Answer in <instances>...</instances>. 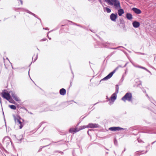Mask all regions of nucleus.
<instances>
[{
  "label": "nucleus",
  "instance_id": "obj_1",
  "mask_svg": "<svg viewBox=\"0 0 156 156\" xmlns=\"http://www.w3.org/2000/svg\"><path fill=\"white\" fill-rule=\"evenodd\" d=\"M105 2L108 3L109 5H114L116 9L121 8L120 3L117 0H104Z\"/></svg>",
  "mask_w": 156,
  "mask_h": 156
},
{
  "label": "nucleus",
  "instance_id": "obj_2",
  "mask_svg": "<svg viewBox=\"0 0 156 156\" xmlns=\"http://www.w3.org/2000/svg\"><path fill=\"white\" fill-rule=\"evenodd\" d=\"M131 99L132 94L131 93H127L122 99V100L124 101H125L126 100L130 101H131Z\"/></svg>",
  "mask_w": 156,
  "mask_h": 156
},
{
  "label": "nucleus",
  "instance_id": "obj_3",
  "mask_svg": "<svg viewBox=\"0 0 156 156\" xmlns=\"http://www.w3.org/2000/svg\"><path fill=\"white\" fill-rule=\"evenodd\" d=\"M21 119V118L19 116L14 117V119L15 122L18 123V125H19V127L20 129L22 128L23 127V123L20 120Z\"/></svg>",
  "mask_w": 156,
  "mask_h": 156
},
{
  "label": "nucleus",
  "instance_id": "obj_4",
  "mask_svg": "<svg viewBox=\"0 0 156 156\" xmlns=\"http://www.w3.org/2000/svg\"><path fill=\"white\" fill-rule=\"evenodd\" d=\"M98 127V124H93V123H89L87 126H83L81 127V129H84L87 128H94Z\"/></svg>",
  "mask_w": 156,
  "mask_h": 156
},
{
  "label": "nucleus",
  "instance_id": "obj_5",
  "mask_svg": "<svg viewBox=\"0 0 156 156\" xmlns=\"http://www.w3.org/2000/svg\"><path fill=\"white\" fill-rule=\"evenodd\" d=\"M1 95L2 97L7 100H9L11 98L10 94L8 92H3L1 93Z\"/></svg>",
  "mask_w": 156,
  "mask_h": 156
},
{
  "label": "nucleus",
  "instance_id": "obj_6",
  "mask_svg": "<svg viewBox=\"0 0 156 156\" xmlns=\"http://www.w3.org/2000/svg\"><path fill=\"white\" fill-rule=\"evenodd\" d=\"M117 13L115 14H112L110 16V17L111 19L113 21H115L116 19L117 18Z\"/></svg>",
  "mask_w": 156,
  "mask_h": 156
},
{
  "label": "nucleus",
  "instance_id": "obj_7",
  "mask_svg": "<svg viewBox=\"0 0 156 156\" xmlns=\"http://www.w3.org/2000/svg\"><path fill=\"white\" fill-rule=\"evenodd\" d=\"M132 10L137 14H140L141 13V11L140 10L136 8H133Z\"/></svg>",
  "mask_w": 156,
  "mask_h": 156
},
{
  "label": "nucleus",
  "instance_id": "obj_8",
  "mask_svg": "<svg viewBox=\"0 0 156 156\" xmlns=\"http://www.w3.org/2000/svg\"><path fill=\"white\" fill-rule=\"evenodd\" d=\"M115 70H114L113 72L111 73L108 76L105 77L104 79V80H107L110 78L113 75V74L115 73Z\"/></svg>",
  "mask_w": 156,
  "mask_h": 156
},
{
  "label": "nucleus",
  "instance_id": "obj_9",
  "mask_svg": "<svg viewBox=\"0 0 156 156\" xmlns=\"http://www.w3.org/2000/svg\"><path fill=\"white\" fill-rule=\"evenodd\" d=\"M116 94V93H115L113 94L111 97V100L113 102L116 99L117 96Z\"/></svg>",
  "mask_w": 156,
  "mask_h": 156
},
{
  "label": "nucleus",
  "instance_id": "obj_10",
  "mask_svg": "<svg viewBox=\"0 0 156 156\" xmlns=\"http://www.w3.org/2000/svg\"><path fill=\"white\" fill-rule=\"evenodd\" d=\"M133 25L134 27L137 28L139 27L140 24L139 22L135 21L133 23Z\"/></svg>",
  "mask_w": 156,
  "mask_h": 156
},
{
  "label": "nucleus",
  "instance_id": "obj_11",
  "mask_svg": "<svg viewBox=\"0 0 156 156\" xmlns=\"http://www.w3.org/2000/svg\"><path fill=\"white\" fill-rule=\"evenodd\" d=\"M121 128L119 127H112L109 128V130L112 131H116V130H119Z\"/></svg>",
  "mask_w": 156,
  "mask_h": 156
},
{
  "label": "nucleus",
  "instance_id": "obj_12",
  "mask_svg": "<svg viewBox=\"0 0 156 156\" xmlns=\"http://www.w3.org/2000/svg\"><path fill=\"white\" fill-rule=\"evenodd\" d=\"M66 90L64 88H62L60 90L59 93L60 94L62 95H64L66 94Z\"/></svg>",
  "mask_w": 156,
  "mask_h": 156
},
{
  "label": "nucleus",
  "instance_id": "obj_13",
  "mask_svg": "<svg viewBox=\"0 0 156 156\" xmlns=\"http://www.w3.org/2000/svg\"><path fill=\"white\" fill-rule=\"evenodd\" d=\"M12 96L13 98L17 101H20V99L19 98L17 97V95L14 93H12Z\"/></svg>",
  "mask_w": 156,
  "mask_h": 156
},
{
  "label": "nucleus",
  "instance_id": "obj_14",
  "mask_svg": "<svg viewBox=\"0 0 156 156\" xmlns=\"http://www.w3.org/2000/svg\"><path fill=\"white\" fill-rule=\"evenodd\" d=\"M126 16L127 19L129 20H131L133 18L132 15L129 13H127L126 14Z\"/></svg>",
  "mask_w": 156,
  "mask_h": 156
},
{
  "label": "nucleus",
  "instance_id": "obj_15",
  "mask_svg": "<svg viewBox=\"0 0 156 156\" xmlns=\"http://www.w3.org/2000/svg\"><path fill=\"white\" fill-rule=\"evenodd\" d=\"M118 13L119 15L120 16L124 13V11L123 9H120L118 10Z\"/></svg>",
  "mask_w": 156,
  "mask_h": 156
},
{
  "label": "nucleus",
  "instance_id": "obj_16",
  "mask_svg": "<svg viewBox=\"0 0 156 156\" xmlns=\"http://www.w3.org/2000/svg\"><path fill=\"white\" fill-rule=\"evenodd\" d=\"M78 130H77L76 128H72L70 129L69 131L70 132H76L78 131Z\"/></svg>",
  "mask_w": 156,
  "mask_h": 156
},
{
  "label": "nucleus",
  "instance_id": "obj_17",
  "mask_svg": "<svg viewBox=\"0 0 156 156\" xmlns=\"http://www.w3.org/2000/svg\"><path fill=\"white\" fill-rule=\"evenodd\" d=\"M9 107L11 109H13V110H15L16 109V106L14 105H9Z\"/></svg>",
  "mask_w": 156,
  "mask_h": 156
},
{
  "label": "nucleus",
  "instance_id": "obj_18",
  "mask_svg": "<svg viewBox=\"0 0 156 156\" xmlns=\"http://www.w3.org/2000/svg\"><path fill=\"white\" fill-rule=\"evenodd\" d=\"M104 9V10H105L108 13H109L111 12V9L107 7L105 8Z\"/></svg>",
  "mask_w": 156,
  "mask_h": 156
},
{
  "label": "nucleus",
  "instance_id": "obj_19",
  "mask_svg": "<svg viewBox=\"0 0 156 156\" xmlns=\"http://www.w3.org/2000/svg\"><path fill=\"white\" fill-rule=\"evenodd\" d=\"M9 101V102L11 103H13L15 104L16 103V102L12 99L11 98L9 99V100H8Z\"/></svg>",
  "mask_w": 156,
  "mask_h": 156
},
{
  "label": "nucleus",
  "instance_id": "obj_20",
  "mask_svg": "<svg viewBox=\"0 0 156 156\" xmlns=\"http://www.w3.org/2000/svg\"><path fill=\"white\" fill-rule=\"evenodd\" d=\"M118 91H119L118 87H116V93H116V94L118 93Z\"/></svg>",
  "mask_w": 156,
  "mask_h": 156
},
{
  "label": "nucleus",
  "instance_id": "obj_21",
  "mask_svg": "<svg viewBox=\"0 0 156 156\" xmlns=\"http://www.w3.org/2000/svg\"><path fill=\"white\" fill-rule=\"evenodd\" d=\"M140 68H142V69H145V70H147H147L146 68H144V67H140Z\"/></svg>",
  "mask_w": 156,
  "mask_h": 156
},
{
  "label": "nucleus",
  "instance_id": "obj_22",
  "mask_svg": "<svg viewBox=\"0 0 156 156\" xmlns=\"http://www.w3.org/2000/svg\"><path fill=\"white\" fill-rule=\"evenodd\" d=\"M47 40V39L46 38H45V39H43L42 40H43V41H46V40Z\"/></svg>",
  "mask_w": 156,
  "mask_h": 156
},
{
  "label": "nucleus",
  "instance_id": "obj_23",
  "mask_svg": "<svg viewBox=\"0 0 156 156\" xmlns=\"http://www.w3.org/2000/svg\"><path fill=\"white\" fill-rule=\"evenodd\" d=\"M100 2H101V0H98Z\"/></svg>",
  "mask_w": 156,
  "mask_h": 156
},
{
  "label": "nucleus",
  "instance_id": "obj_24",
  "mask_svg": "<svg viewBox=\"0 0 156 156\" xmlns=\"http://www.w3.org/2000/svg\"><path fill=\"white\" fill-rule=\"evenodd\" d=\"M21 1V3L22 4V1Z\"/></svg>",
  "mask_w": 156,
  "mask_h": 156
}]
</instances>
